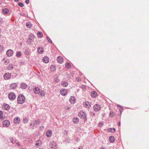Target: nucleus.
<instances>
[{
  "mask_svg": "<svg viewBox=\"0 0 149 149\" xmlns=\"http://www.w3.org/2000/svg\"><path fill=\"white\" fill-rule=\"evenodd\" d=\"M110 116H113V112H110Z\"/></svg>",
  "mask_w": 149,
  "mask_h": 149,
  "instance_id": "nucleus-46",
  "label": "nucleus"
},
{
  "mask_svg": "<svg viewBox=\"0 0 149 149\" xmlns=\"http://www.w3.org/2000/svg\"><path fill=\"white\" fill-rule=\"evenodd\" d=\"M20 121V120L19 117H15L14 119V122L16 124H18Z\"/></svg>",
  "mask_w": 149,
  "mask_h": 149,
  "instance_id": "nucleus-9",
  "label": "nucleus"
},
{
  "mask_svg": "<svg viewBox=\"0 0 149 149\" xmlns=\"http://www.w3.org/2000/svg\"><path fill=\"white\" fill-rule=\"evenodd\" d=\"M68 85V83L66 81H63L61 83L62 86L63 87H66Z\"/></svg>",
  "mask_w": 149,
  "mask_h": 149,
  "instance_id": "nucleus-23",
  "label": "nucleus"
},
{
  "mask_svg": "<svg viewBox=\"0 0 149 149\" xmlns=\"http://www.w3.org/2000/svg\"><path fill=\"white\" fill-rule=\"evenodd\" d=\"M108 131L109 132H114L116 131V129L115 128H109L108 129Z\"/></svg>",
  "mask_w": 149,
  "mask_h": 149,
  "instance_id": "nucleus-26",
  "label": "nucleus"
},
{
  "mask_svg": "<svg viewBox=\"0 0 149 149\" xmlns=\"http://www.w3.org/2000/svg\"><path fill=\"white\" fill-rule=\"evenodd\" d=\"M17 145H18L19 146H20V143L19 142H17Z\"/></svg>",
  "mask_w": 149,
  "mask_h": 149,
  "instance_id": "nucleus-49",
  "label": "nucleus"
},
{
  "mask_svg": "<svg viewBox=\"0 0 149 149\" xmlns=\"http://www.w3.org/2000/svg\"><path fill=\"white\" fill-rule=\"evenodd\" d=\"M2 125L4 127H7L9 126L10 123L8 120H6L3 122Z\"/></svg>",
  "mask_w": 149,
  "mask_h": 149,
  "instance_id": "nucleus-5",
  "label": "nucleus"
},
{
  "mask_svg": "<svg viewBox=\"0 0 149 149\" xmlns=\"http://www.w3.org/2000/svg\"><path fill=\"white\" fill-rule=\"evenodd\" d=\"M33 38L32 36L29 37V39L30 40H32V39Z\"/></svg>",
  "mask_w": 149,
  "mask_h": 149,
  "instance_id": "nucleus-48",
  "label": "nucleus"
},
{
  "mask_svg": "<svg viewBox=\"0 0 149 149\" xmlns=\"http://www.w3.org/2000/svg\"><path fill=\"white\" fill-rule=\"evenodd\" d=\"M18 5L19 6L21 7H22L24 6V4L21 3H18Z\"/></svg>",
  "mask_w": 149,
  "mask_h": 149,
  "instance_id": "nucleus-40",
  "label": "nucleus"
},
{
  "mask_svg": "<svg viewBox=\"0 0 149 149\" xmlns=\"http://www.w3.org/2000/svg\"><path fill=\"white\" fill-rule=\"evenodd\" d=\"M100 149H105L104 147L103 146H102L101 148Z\"/></svg>",
  "mask_w": 149,
  "mask_h": 149,
  "instance_id": "nucleus-50",
  "label": "nucleus"
},
{
  "mask_svg": "<svg viewBox=\"0 0 149 149\" xmlns=\"http://www.w3.org/2000/svg\"><path fill=\"white\" fill-rule=\"evenodd\" d=\"M2 19L1 18H0V24H2Z\"/></svg>",
  "mask_w": 149,
  "mask_h": 149,
  "instance_id": "nucleus-45",
  "label": "nucleus"
},
{
  "mask_svg": "<svg viewBox=\"0 0 149 149\" xmlns=\"http://www.w3.org/2000/svg\"><path fill=\"white\" fill-rule=\"evenodd\" d=\"M40 95L42 96H44L45 95V93L43 91H40Z\"/></svg>",
  "mask_w": 149,
  "mask_h": 149,
  "instance_id": "nucleus-36",
  "label": "nucleus"
},
{
  "mask_svg": "<svg viewBox=\"0 0 149 149\" xmlns=\"http://www.w3.org/2000/svg\"><path fill=\"white\" fill-rule=\"evenodd\" d=\"M118 125L119 126H120V122H119L118 123Z\"/></svg>",
  "mask_w": 149,
  "mask_h": 149,
  "instance_id": "nucleus-51",
  "label": "nucleus"
},
{
  "mask_svg": "<svg viewBox=\"0 0 149 149\" xmlns=\"http://www.w3.org/2000/svg\"><path fill=\"white\" fill-rule=\"evenodd\" d=\"M40 123V121L39 120H37L35 121L34 123V125H38Z\"/></svg>",
  "mask_w": 149,
  "mask_h": 149,
  "instance_id": "nucleus-38",
  "label": "nucleus"
},
{
  "mask_svg": "<svg viewBox=\"0 0 149 149\" xmlns=\"http://www.w3.org/2000/svg\"><path fill=\"white\" fill-rule=\"evenodd\" d=\"M3 45H0V53H2L4 51Z\"/></svg>",
  "mask_w": 149,
  "mask_h": 149,
  "instance_id": "nucleus-31",
  "label": "nucleus"
},
{
  "mask_svg": "<svg viewBox=\"0 0 149 149\" xmlns=\"http://www.w3.org/2000/svg\"><path fill=\"white\" fill-rule=\"evenodd\" d=\"M52 134V132L51 130H48L46 132V135L47 136L50 137L51 136Z\"/></svg>",
  "mask_w": 149,
  "mask_h": 149,
  "instance_id": "nucleus-16",
  "label": "nucleus"
},
{
  "mask_svg": "<svg viewBox=\"0 0 149 149\" xmlns=\"http://www.w3.org/2000/svg\"><path fill=\"white\" fill-rule=\"evenodd\" d=\"M8 97L10 100H13L15 98L16 96L15 94L13 93L10 92L9 93Z\"/></svg>",
  "mask_w": 149,
  "mask_h": 149,
  "instance_id": "nucleus-2",
  "label": "nucleus"
},
{
  "mask_svg": "<svg viewBox=\"0 0 149 149\" xmlns=\"http://www.w3.org/2000/svg\"><path fill=\"white\" fill-rule=\"evenodd\" d=\"M115 140H109L110 142L111 143H113L114 142Z\"/></svg>",
  "mask_w": 149,
  "mask_h": 149,
  "instance_id": "nucleus-47",
  "label": "nucleus"
},
{
  "mask_svg": "<svg viewBox=\"0 0 149 149\" xmlns=\"http://www.w3.org/2000/svg\"><path fill=\"white\" fill-rule=\"evenodd\" d=\"M3 109L4 110H8L10 109V106L7 104H5L3 106Z\"/></svg>",
  "mask_w": 149,
  "mask_h": 149,
  "instance_id": "nucleus-14",
  "label": "nucleus"
},
{
  "mask_svg": "<svg viewBox=\"0 0 149 149\" xmlns=\"http://www.w3.org/2000/svg\"><path fill=\"white\" fill-rule=\"evenodd\" d=\"M49 58L47 56H45L42 59L43 62L45 63H47L49 62Z\"/></svg>",
  "mask_w": 149,
  "mask_h": 149,
  "instance_id": "nucleus-18",
  "label": "nucleus"
},
{
  "mask_svg": "<svg viewBox=\"0 0 149 149\" xmlns=\"http://www.w3.org/2000/svg\"><path fill=\"white\" fill-rule=\"evenodd\" d=\"M11 142L13 143V140H11Z\"/></svg>",
  "mask_w": 149,
  "mask_h": 149,
  "instance_id": "nucleus-54",
  "label": "nucleus"
},
{
  "mask_svg": "<svg viewBox=\"0 0 149 149\" xmlns=\"http://www.w3.org/2000/svg\"><path fill=\"white\" fill-rule=\"evenodd\" d=\"M70 102L71 103L74 104L76 102V100L74 96H71L70 98Z\"/></svg>",
  "mask_w": 149,
  "mask_h": 149,
  "instance_id": "nucleus-15",
  "label": "nucleus"
},
{
  "mask_svg": "<svg viewBox=\"0 0 149 149\" xmlns=\"http://www.w3.org/2000/svg\"><path fill=\"white\" fill-rule=\"evenodd\" d=\"M57 60L58 62L60 63H62L63 62V58L61 56H58L57 58Z\"/></svg>",
  "mask_w": 149,
  "mask_h": 149,
  "instance_id": "nucleus-12",
  "label": "nucleus"
},
{
  "mask_svg": "<svg viewBox=\"0 0 149 149\" xmlns=\"http://www.w3.org/2000/svg\"><path fill=\"white\" fill-rule=\"evenodd\" d=\"M11 77V74L9 73H6L5 74L3 75V78L5 80L9 79Z\"/></svg>",
  "mask_w": 149,
  "mask_h": 149,
  "instance_id": "nucleus-3",
  "label": "nucleus"
},
{
  "mask_svg": "<svg viewBox=\"0 0 149 149\" xmlns=\"http://www.w3.org/2000/svg\"><path fill=\"white\" fill-rule=\"evenodd\" d=\"M13 51L11 49L8 50L6 52V54L8 57L12 56L13 54Z\"/></svg>",
  "mask_w": 149,
  "mask_h": 149,
  "instance_id": "nucleus-4",
  "label": "nucleus"
},
{
  "mask_svg": "<svg viewBox=\"0 0 149 149\" xmlns=\"http://www.w3.org/2000/svg\"><path fill=\"white\" fill-rule=\"evenodd\" d=\"M42 143V141L41 140H37L36 142V147H38L39 146H40Z\"/></svg>",
  "mask_w": 149,
  "mask_h": 149,
  "instance_id": "nucleus-17",
  "label": "nucleus"
},
{
  "mask_svg": "<svg viewBox=\"0 0 149 149\" xmlns=\"http://www.w3.org/2000/svg\"><path fill=\"white\" fill-rule=\"evenodd\" d=\"M91 95L92 97L95 98L97 96V93L95 91H93L91 92Z\"/></svg>",
  "mask_w": 149,
  "mask_h": 149,
  "instance_id": "nucleus-19",
  "label": "nucleus"
},
{
  "mask_svg": "<svg viewBox=\"0 0 149 149\" xmlns=\"http://www.w3.org/2000/svg\"><path fill=\"white\" fill-rule=\"evenodd\" d=\"M8 68L9 70H12L13 69V65L12 64H9L8 66Z\"/></svg>",
  "mask_w": 149,
  "mask_h": 149,
  "instance_id": "nucleus-29",
  "label": "nucleus"
},
{
  "mask_svg": "<svg viewBox=\"0 0 149 149\" xmlns=\"http://www.w3.org/2000/svg\"><path fill=\"white\" fill-rule=\"evenodd\" d=\"M37 36L39 38H42L43 36V34L42 32H38L37 33Z\"/></svg>",
  "mask_w": 149,
  "mask_h": 149,
  "instance_id": "nucleus-30",
  "label": "nucleus"
},
{
  "mask_svg": "<svg viewBox=\"0 0 149 149\" xmlns=\"http://www.w3.org/2000/svg\"><path fill=\"white\" fill-rule=\"evenodd\" d=\"M47 40H48V41L51 43H52V40L50 39V38L48 37H47Z\"/></svg>",
  "mask_w": 149,
  "mask_h": 149,
  "instance_id": "nucleus-39",
  "label": "nucleus"
},
{
  "mask_svg": "<svg viewBox=\"0 0 149 149\" xmlns=\"http://www.w3.org/2000/svg\"><path fill=\"white\" fill-rule=\"evenodd\" d=\"M3 113L2 111H0V119H4V117L2 116Z\"/></svg>",
  "mask_w": 149,
  "mask_h": 149,
  "instance_id": "nucleus-33",
  "label": "nucleus"
},
{
  "mask_svg": "<svg viewBox=\"0 0 149 149\" xmlns=\"http://www.w3.org/2000/svg\"><path fill=\"white\" fill-rule=\"evenodd\" d=\"M27 85L26 84L24 83H22V84L20 85V87L22 88L23 89H25L27 87Z\"/></svg>",
  "mask_w": 149,
  "mask_h": 149,
  "instance_id": "nucleus-24",
  "label": "nucleus"
},
{
  "mask_svg": "<svg viewBox=\"0 0 149 149\" xmlns=\"http://www.w3.org/2000/svg\"><path fill=\"white\" fill-rule=\"evenodd\" d=\"M100 106L98 104H96L94 106V109L95 111H97L100 110Z\"/></svg>",
  "mask_w": 149,
  "mask_h": 149,
  "instance_id": "nucleus-7",
  "label": "nucleus"
},
{
  "mask_svg": "<svg viewBox=\"0 0 149 149\" xmlns=\"http://www.w3.org/2000/svg\"><path fill=\"white\" fill-rule=\"evenodd\" d=\"M65 67L67 69H68L70 68L71 67V64H70V63H68V62L66 63H65Z\"/></svg>",
  "mask_w": 149,
  "mask_h": 149,
  "instance_id": "nucleus-27",
  "label": "nucleus"
},
{
  "mask_svg": "<svg viewBox=\"0 0 149 149\" xmlns=\"http://www.w3.org/2000/svg\"><path fill=\"white\" fill-rule=\"evenodd\" d=\"M10 62L9 60V59H6L4 61V63L6 65H7Z\"/></svg>",
  "mask_w": 149,
  "mask_h": 149,
  "instance_id": "nucleus-35",
  "label": "nucleus"
},
{
  "mask_svg": "<svg viewBox=\"0 0 149 149\" xmlns=\"http://www.w3.org/2000/svg\"><path fill=\"white\" fill-rule=\"evenodd\" d=\"M16 83H13L11 84L10 86V88L11 89H15L16 88Z\"/></svg>",
  "mask_w": 149,
  "mask_h": 149,
  "instance_id": "nucleus-21",
  "label": "nucleus"
},
{
  "mask_svg": "<svg viewBox=\"0 0 149 149\" xmlns=\"http://www.w3.org/2000/svg\"><path fill=\"white\" fill-rule=\"evenodd\" d=\"M121 109H122V110H123V107H120Z\"/></svg>",
  "mask_w": 149,
  "mask_h": 149,
  "instance_id": "nucleus-53",
  "label": "nucleus"
},
{
  "mask_svg": "<svg viewBox=\"0 0 149 149\" xmlns=\"http://www.w3.org/2000/svg\"><path fill=\"white\" fill-rule=\"evenodd\" d=\"M38 52L40 54H41L43 53L44 51V49L43 48L41 47H39L38 48Z\"/></svg>",
  "mask_w": 149,
  "mask_h": 149,
  "instance_id": "nucleus-20",
  "label": "nucleus"
},
{
  "mask_svg": "<svg viewBox=\"0 0 149 149\" xmlns=\"http://www.w3.org/2000/svg\"><path fill=\"white\" fill-rule=\"evenodd\" d=\"M25 100L24 96L22 95H19L18 96L17 101L18 103L22 104L23 103Z\"/></svg>",
  "mask_w": 149,
  "mask_h": 149,
  "instance_id": "nucleus-1",
  "label": "nucleus"
},
{
  "mask_svg": "<svg viewBox=\"0 0 149 149\" xmlns=\"http://www.w3.org/2000/svg\"><path fill=\"white\" fill-rule=\"evenodd\" d=\"M50 68L52 71H55L56 70L55 67L53 65H52L50 66Z\"/></svg>",
  "mask_w": 149,
  "mask_h": 149,
  "instance_id": "nucleus-32",
  "label": "nucleus"
},
{
  "mask_svg": "<svg viewBox=\"0 0 149 149\" xmlns=\"http://www.w3.org/2000/svg\"><path fill=\"white\" fill-rule=\"evenodd\" d=\"M81 88L82 89H85L86 88V87L83 85L81 86Z\"/></svg>",
  "mask_w": 149,
  "mask_h": 149,
  "instance_id": "nucleus-44",
  "label": "nucleus"
},
{
  "mask_svg": "<svg viewBox=\"0 0 149 149\" xmlns=\"http://www.w3.org/2000/svg\"><path fill=\"white\" fill-rule=\"evenodd\" d=\"M55 81L56 82H58L59 81L58 80H55Z\"/></svg>",
  "mask_w": 149,
  "mask_h": 149,
  "instance_id": "nucleus-52",
  "label": "nucleus"
},
{
  "mask_svg": "<svg viewBox=\"0 0 149 149\" xmlns=\"http://www.w3.org/2000/svg\"><path fill=\"white\" fill-rule=\"evenodd\" d=\"M21 52H17L16 54V56L18 57H19L21 55Z\"/></svg>",
  "mask_w": 149,
  "mask_h": 149,
  "instance_id": "nucleus-37",
  "label": "nucleus"
},
{
  "mask_svg": "<svg viewBox=\"0 0 149 149\" xmlns=\"http://www.w3.org/2000/svg\"><path fill=\"white\" fill-rule=\"evenodd\" d=\"M79 116L81 118H84L86 116V113L83 111H81L79 113Z\"/></svg>",
  "mask_w": 149,
  "mask_h": 149,
  "instance_id": "nucleus-6",
  "label": "nucleus"
},
{
  "mask_svg": "<svg viewBox=\"0 0 149 149\" xmlns=\"http://www.w3.org/2000/svg\"><path fill=\"white\" fill-rule=\"evenodd\" d=\"M25 2L27 4H28L29 3V0H26Z\"/></svg>",
  "mask_w": 149,
  "mask_h": 149,
  "instance_id": "nucleus-43",
  "label": "nucleus"
},
{
  "mask_svg": "<svg viewBox=\"0 0 149 149\" xmlns=\"http://www.w3.org/2000/svg\"><path fill=\"white\" fill-rule=\"evenodd\" d=\"M26 26L29 28H30L32 27V24L30 22H27L26 24Z\"/></svg>",
  "mask_w": 149,
  "mask_h": 149,
  "instance_id": "nucleus-28",
  "label": "nucleus"
},
{
  "mask_svg": "<svg viewBox=\"0 0 149 149\" xmlns=\"http://www.w3.org/2000/svg\"><path fill=\"white\" fill-rule=\"evenodd\" d=\"M109 140H114V139H115V138L113 136H111L109 137Z\"/></svg>",
  "mask_w": 149,
  "mask_h": 149,
  "instance_id": "nucleus-41",
  "label": "nucleus"
},
{
  "mask_svg": "<svg viewBox=\"0 0 149 149\" xmlns=\"http://www.w3.org/2000/svg\"><path fill=\"white\" fill-rule=\"evenodd\" d=\"M39 149H44L43 148H40Z\"/></svg>",
  "mask_w": 149,
  "mask_h": 149,
  "instance_id": "nucleus-57",
  "label": "nucleus"
},
{
  "mask_svg": "<svg viewBox=\"0 0 149 149\" xmlns=\"http://www.w3.org/2000/svg\"><path fill=\"white\" fill-rule=\"evenodd\" d=\"M81 80V79L79 77H77L76 78V80L77 81H79Z\"/></svg>",
  "mask_w": 149,
  "mask_h": 149,
  "instance_id": "nucleus-42",
  "label": "nucleus"
},
{
  "mask_svg": "<svg viewBox=\"0 0 149 149\" xmlns=\"http://www.w3.org/2000/svg\"><path fill=\"white\" fill-rule=\"evenodd\" d=\"M78 149H82V148H78Z\"/></svg>",
  "mask_w": 149,
  "mask_h": 149,
  "instance_id": "nucleus-55",
  "label": "nucleus"
},
{
  "mask_svg": "<svg viewBox=\"0 0 149 149\" xmlns=\"http://www.w3.org/2000/svg\"><path fill=\"white\" fill-rule=\"evenodd\" d=\"M83 105L86 108H88L90 106V103L88 101H86L84 102Z\"/></svg>",
  "mask_w": 149,
  "mask_h": 149,
  "instance_id": "nucleus-13",
  "label": "nucleus"
},
{
  "mask_svg": "<svg viewBox=\"0 0 149 149\" xmlns=\"http://www.w3.org/2000/svg\"><path fill=\"white\" fill-rule=\"evenodd\" d=\"M79 121V118H74L73 120V122L75 123H77Z\"/></svg>",
  "mask_w": 149,
  "mask_h": 149,
  "instance_id": "nucleus-25",
  "label": "nucleus"
},
{
  "mask_svg": "<svg viewBox=\"0 0 149 149\" xmlns=\"http://www.w3.org/2000/svg\"><path fill=\"white\" fill-rule=\"evenodd\" d=\"M23 123L24 124H26L28 123V118H25L23 119Z\"/></svg>",
  "mask_w": 149,
  "mask_h": 149,
  "instance_id": "nucleus-34",
  "label": "nucleus"
},
{
  "mask_svg": "<svg viewBox=\"0 0 149 149\" xmlns=\"http://www.w3.org/2000/svg\"><path fill=\"white\" fill-rule=\"evenodd\" d=\"M67 93V91L66 89H62L60 91L61 94L63 96H65L66 95Z\"/></svg>",
  "mask_w": 149,
  "mask_h": 149,
  "instance_id": "nucleus-10",
  "label": "nucleus"
},
{
  "mask_svg": "<svg viewBox=\"0 0 149 149\" xmlns=\"http://www.w3.org/2000/svg\"><path fill=\"white\" fill-rule=\"evenodd\" d=\"M50 146L52 148H55L56 145V144L54 141L53 140L50 143Z\"/></svg>",
  "mask_w": 149,
  "mask_h": 149,
  "instance_id": "nucleus-8",
  "label": "nucleus"
},
{
  "mask_svg": "<svg viewBox=\"0 0 149 149\" xmlns=\"http://www.w3.org/2000/svg\"><path fill=\"white\" fill-rule=\"evenodd\" d=\"M9 10L8 8H5L3 10V13L4 14H6L8 13Z\"/></svg>",
  "mask_w": 149,
  "mask_h": 149,
  "instance_id": "nucleus-22",
  "label": "nucleus"
},
{
  "mask_svg": "<svg viewBox=\"0 0 149 149\" xmlns=\"http://www.w3.org/2000/svg\"><path fill=\"white\" fill-rule=\"evenodd\" d=\"M1 29H0V33L1 32Z\"/></svg>",
  "mask_w": 149,
  "mask_h": 149,
  "instance_id": "nucleus-56",
  "label": "nucleus"
},
{
  "mask_svg": "<svg viewBox=\"0 0 149 149\" xmlns=\"http://www.w3.org/2000/svg\"><path fill=\"white\" fill-rule=\"evenodd\" d=\"M34 92L37 94L39 93H40V90L39 88L38 87H35L33 88Z\"/></svg>",
  "mask_w": 149,
  "mask_h": 149,
  "instance_id": "nucleus-11",
  "label": "nucleus"
}]
</instances>
